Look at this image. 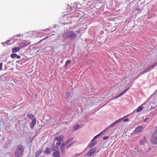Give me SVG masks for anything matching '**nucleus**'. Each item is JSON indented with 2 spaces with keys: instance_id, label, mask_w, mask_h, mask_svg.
<instances>
[{
  "instance_id": "obj_1",
  "label": "nucleus",
  "mask_w": 157,
  "mask_h": 157,
  "mask_svg": "<svg viewBox=\"0 0 157 157\" xmlns=\"http://www.w3.org/2000/svg\"><path fill=\"white\" fill-rule=\"evenodd\" d=\"M63 36L64 37L69 38L73 40L77 37V35L76 34L74 33L73 31H69L64 33Z\"/></svg>"
},
{
  "instance_id": "obj_2",
  "label": "nucleus",
  "mask_w": 157,
  "mask_h": 157,
  "mask_svg": "<svg viewBox=\"0 0 157 157\" xmlns=\"http://www.w3.org/2000/svg\"><path fill=\"white\" fill-rule=\"evenodd\" d=\"M24 149L22 145H18L16 148V150L14 153V155L16 157L20 156L23 153Z\"/></svg>"
},
{
  "instance_id": "obj_3",
  "label": "nucleus",
  "mask_w": 157,
  "mask_h": 157,
  "mask_svg": "<svg viewBox=\"0 0 157 157\" xmlns=\"http://www.w3.org/2000/svg\"><path fill=\"white\" fill-rule=\"evenodd\" d=\"M151 142L154 144H157V130L152 134L151 138Z\"/></svg>"
},
{
  "instance_id": "obj_4",
  "label": "nucleus",
  "mask_w": 157,
  "mask_h": 157,
  "mask_svg": "<svg viewBox=\"0 0 157 157\" xmlns=\"http://www.w3.org/2000/svg\"><path fill=\"white\" fill-rule=\"evenodd\" d=\"M157 66V62L153 63L152 65L147 67L142 72L141 74H143L147 73L152 69L154 67Z\"/></svg>"
},
{
  "instance_id": "obj_5",
  "label": "nucleus",
  "mask_w": 157,
  "mask_h": 157,
  "mask_svg": "<svg viewBox=\"0 0 157 157\" xmlns=\"http://www.w3.org/2000/svg\"><path fill=\"white\" fill-rule=\"evenodd\" d=\"M96 148V147H94L90 150L86 154L88 157H90L93 155L95 152Z\"/></svg>"
},
{
  "instance_id": "obj_6",
  "label": "nucleus",
  "mask_w": 157,
  "mask_h": 157,
  "mask_svg": "<svg viewBox=\"0 0 157 157\" xmlns=\"http://www.w3.org/2000/svg\"><path fill=\"white\" fill-rule=\"evenodd\" d=\"M143 130L144 128L143 126H139L136 128L133 132L136 133H142Z\"/></svg>"
},
{
  "instance_id": "obj_7",
  "label": "nucleus",
  "mask_w": 157,
  "mask_h": 157,
  "mask_svg": "<svg viewBox=\"0 0 157 157\" xmlns=\"http://www.w3.org/2000/svg\"><path fill=\"white\" fill-rule=\"evenodd\" d=\"M122 120V119L120 118V119H119L116 121L114 122L113 123L110 125H109V126L107 127L106 128V129L105 130H104V131L108 129H109L110 128H112V127L114 125H115V124H117L118 123H119V122L121 121Z\"/></svg>"
},
{
  "instance_id": "obj_8",
  "label": "nucleus",
  "mask_w": 157,
  "mask_h": 157,
  "mask_svg": "<svg viewBox=\"0 0 157 157\" xmlns=\"http://www.w3.org/2000/svg\"><path fill=\"white\" fill-rule=\"evenodd\" d=\"M63 139L64 136L63 135H60L59 137H57L55 138L56 140H57L59 142L62 141Z\"/></svg>"
},
{
  "instance_id": "obj_9",
  "label": "nucleus",
  "mask_w": 157,
  "mask_h": 157,
  "mask_svg": "<svg viewBox=\"0 0 157 157\" xmlns=\"http://www.w3.org/2000/svg\"><path fill=\"white\" fill-rule=\"evenodd\" d=\"M129 89V87H128L127 89H126L125 90H124V91H123L122 93H121V94H119L118 96H117L115 97L114 98V99H116V98H119V97L121 96L122 95H123Z\"/></svg>"
},
{
  "instance_id": "obj_10",
  "label": "nucleus",
  "mask_w": 157,
  "mask_h": 157,
  "mask_svg": "<svg viewBox=\"0 0 157 157\" xmlns=\"http://www.w3.org/2000/svg\"><path fill=\"white\" fill-rule=\"evenodd\" d=\"M96 144V142L95 141H94L93 139L91 141L90 143L88 145V147L90 148L94 146Z\"/></svg>"
},
{
  "instance_id": "obj_11",
  "label": "nucleus",
  "mask_w": 157,
  "mask_h": 157,
  "mask_svg": "<svg viewBox=\"0 0 157 157\" xmlns=\"http://www.w3.org/2000/svg\"><path fill=\"white\" fill-rule=\"evenodd\" d=\"M36 124V118H35L34 119H33L31 122V125L30 126V128L31 129H33V128L35 125Z\"/></svg>"
},
{
  "instance_id": "obj_12",
  "label": "nucleus",
  "mask_w": 157,
  "mask_h": 157,
  "mask_svg": "<svg viewBox=\"0 0 157 157\" xmlns=\"http://www.w3.org/2000/svg\"><path fill=\"white\" fill-rule=\"evenodd\" d=\"M20 49V48L19 47H14L12 49V52H18Z\"/></svg>"
},
{
  "instance_id": "obj_13",
  "label": "nucleus",
  "mask_w": 157,
  "mask_h": 157,
  "mask_svg": "<svg viewBox=\"0 0 157 157\" xmlns=\"http://www.w3.org/2000/svg\"><path fill=\"white\" fill-rule=\"evenodd\" d=\"M59 154V151H58L54 152L52 154V155L53 157H60Z\"/></svg>"
},
{
  "instance_id": "obj_14",
  "label": "nucleus",
  "mask_w": 157,
  "mask_h": 157,
  "mask_svg": "<svg viewBox=\"0 0 157 157\" xmlns=\"http://www.w3.org/2000/svg\"><path fill=\"white\" fill-rule=\"evenodd\" d=\"M147 140L145 137H144L140 141V144L144 145L146 142Z\"/></svg>"
},
{
  "instance_id": "obj_15",
  "label": "nucleus",
  "mask_w": 157,
  "mask_h": 157,
  "mask_svg": "<svg viewBox=\"0 0 157 157\" xmlns=\"http://www.w3.org/2000/svg\"><path fill=\"white\" fill-rule=\"evenodd\" d=\"M42 153V151L40 149L38 150L36 152L35 157H38L39 155Z\"/></svg>"
},
{
  "instance_id": "obj_16",
  "label": "nucleus",
  "mask_w": 157,
  "mask_h": 157,
  "mask_svg": "<svg viewBox=\"0 0 157 157\" xmlns=\"http://www.w3.org/2000/svg\"><path fill=\"white\" fill-rule=\"evenodd\" d=\"M27 116L28 118L31 119L32 120H33V119H34V118H35V117L32 114H28Z\"/></svg>"
},
{
  "instance_id": "obj_17",
  "label": "nucleus",
  "mask_w": 157,
  "mask_h": 157,
  "mask_svg": "<svg viewBox=\"0 0 157 157\" xmlns=\"http://www.w3.org/2000/svg\"><path fill=\"white\" fill-rule=\"evenodd\" d=\"M52 150L53 151H59V148L57 147H55V146H53L52 148Z\"/></svg>"
},
{
  "instance_id": "obj_18",
  "label": "nucleus",
  "mask_w": 157,
  "mask_h": 157,
  "mask_svg": "<svg viewBox=\"0 0 157 157\" xmlns=\"http://www.w3.org/2000/svg\"><path fill=\"white\" fill-rule=\"evenodd\" d=\"M71 60H67L65 63V67L66 68H67V66H68L69 65L71 64Z\"/></svg>"
},
{
  "instance_id": "obj_19",
  "label": "nucleus",
  "mask_w": 157,
  "mask_h": 157,
  "mask_svg": "<svg viewBox=\"0 0 157 157\" xmlns=\"http://www.w3.org/2000/svg\"><path fill=\"white\" fill-rule=\"evenodd\" d=\"M44 152L48 154L50 153L51 152L50 149L49 148L47 147L46 150L44 151Z\"/></svg>"
},
{
  "instance_id": "obj_20",
  "label": "nucleus",
  "mask_w": 157,
  "mask_h": 157,
  "mask_svg": "<svg viewBox=\"0 0 157 157\" xmlns=\"http://www.w3.org/2000/svg\"><path fill=\"white\" fill-rule=\"evenodd\" d=\"M143 109V107L142 106H140L138 107L136 109V112H139L142 110Z\"/></svg>"
},
{
  "instance_id": "obj_21",
  "label": "nucleus",
  "mask_w": 157,
  "mask_h": 157,
  "mask_svg": "<svg viewBox=\"0 0 157 157\" xmlns=\"http://www.w3.org/2000/svg\"><path fill=\"white\" fill-rule=\"evenodd\" d=\"M151 147L149 146L147 148L145 149L144 151H145V152H146V153L148 152H149V151H151Z\"/></svg>"
},
{
  "instance_id": "obj_22",
  "label": "nucleus",
  "mask_w": 157,
  "mask_h": 157,
  "mask_svg": "<svg viewBox=\"0 0 157 157\" xmlns=\"http://www.w3.org/2000/svg\"><path fill=\"white\" fill-rule=\"evenodd\" d=\"M17 56V55L16 54H11L10 56L12 58H15Z\"/></svg>"
},
{
  "instance_id": "obj_23",
  "label": "nucleus",
  "mask_w": 157,
  "mask_h": 157,
  "mask_svg": "<svg viewBox=\"0 0 157 157\" xmlns=\"http://www.w3.org/2000/svg\"><path fill=\"white\" fill-rule=\"evenodd\" d=\"M79 126L78 124H77L75 125L74 126V128H75V130H77L79 128Z\"/></svg>"
},
{
  "instance_id": "obj_24",
  "label": "nucleus",
  "mask_w": 157,
  "mask_h": 157,
  "mask_svg": "<svg viewBox=\"0 0 157 157\" xmlns=\"http://www.w3.org/2000/svg\"><path fill=\"white\" fill-rule=\"evenodd\" d=\"M64 147H65V146L61 145V146L60 147V150L61 151L64 150V149H65Z\"/></svg>"
},
{
  "instance_id": "obj_25",
  "label": "nucleus",
  "mask_w": 157,
  "mask_h": 157,
  "mask_svg": "<svg viewBox=\"0 0 157 157\" xmlns=\"http://www.w3.org/2000/svg\"><path fill=\"white\" fill-rule=\"evenodd\" d=\"M61 142L58 141L56 142V146L57 147H58L61 144Z\"/></svg>"
},
{
  "instance_id": "obj_26",
  "label": "nucleus",
  "mask_w": 157,
  "mask_h": 157,
  "mask_svg": "<svg viewBox=\"0 0 157 157\" xmlns=\"http://www.w3.org/2000/svg\"><path fill=\"white\" fill-rule=\"evenodd\" d=\"M61 155H64L65 154V151L64 150L61 151Z\"/></svg>"
},
{
  "instance_id": "obj_27",
  "label": "nucleus",
  "mask_w": 157,
  "mask_h": 157,
  "mask_svg": "<svg viewBox=\"0 0 157 157\" xmlns=\"http://www.w3.org/2000/svg\"><path fill=\"white\" fill-rule=\"evenodd\" d=\"M2 63H0V71L2 69Z\"/></svg>"
},
{
  "instance_id": "obj_28",
  "label": "nucleus",
  "mask_w": 157,
  "mask_h": 157,
  "mask_svg": "<svg viewBox=\"0 0 157 157\" xmlns=\"http://www.w3.org/2000/svg\"><path fill=\"white\" fill-rule=\"evenodd\" d=\"M67 142H66L63 143L62 145L64 146H66V145H67Z\"/></svg>"
},
{
  "instance_id": "obj_29",
  "label": "nucleus",
  "mask_w": 157,
  "mask_h": 157,
  "mask_svg": "<svg viewBox=\"0 0 157 157\" xmlns=\"http://www.w3.org/2000/svg\"><path fill=\"white\" fill-rule=\"evenodd\" d=\"M108 138V137L107 136H106L104 137L103 138V139L104 140H107Z\"/></svg>"
},
{
  "instance_id": "obj_30",
  "label": "nucleus",
  "mask_w": 157,
  "mask_h": 157,
  "mask_svg": "<svg viewBox=\"0 0 157 157\" xmlns=\"http://www.w3.org/2000/svg\"><path fill=\"white\" fill-rule=\"evenodd\" d=\"M48 36H47L46 37L44 38V39H42L41 40H40V41L39 42V43L40 42V41H42V40H45L47 38H48Z\"/></svg>"
},
{
  "instance_id": "obj_31",
  "label": "nucleus",
  "mask_w": 157,
  "mask_h": 157,
  "mask_svg": "<svg viewBox=\"0 0 157 157\" xmlns=\"http://www.w3.org/2000/svg\"><path fill=\"white\" fill-rule=\"evenodd\" d=\"M73 138H69V139H68L67 140L69 141V142H70L71 141L73 140Z\"/></svg>"
},
{
  "instance_id": "obj_32",
  "label": "nucleus",
  "mask_w": 157,
  "mask_h": 157,
  "mask_svg": "<svg viewBox=\"0 0 157 157\" xmlns=\"http://www.w3.org/2000/svg\"><path fill=\"white\" fill-rule=\"evenodd\" d=\"M128 121V118H125L124 120V122H126Z\"/></svg>"
},
{
  "instance_id": "obj_33",
  "label": "nucleus",
  "mask_w": 157,
  "mask_h": 157,
  "mask_svg": "<svg viewBox=\"0 0 157 157\" xmlns=\"http://www.w3.org/2000/svg\"><path fill=\"white\" fill-rule=\"evenodd\" d=\"M105 131H104V132ZM103 132H104V131L103 132H101L100 133H99V134H98L97 135V136H99L100 135H102V134H103Z\"/></svg>"
},
{
  "instance_id": "obj_34",
  "label": "nucleus",
  "mask_w": 157,
  "mask_h": 157,
  "mask_svg": "<svg viewBox=\"0 0 157 157\" xmlns=\"http://www.w3.org/2000/svg\"><path fill=\"white\" fill-rule=\"evenodd\" d=\"M76 33H78L79 34H80V33H81V32L80 30H77L76 31Z\"/></svg>"
},
{
  "instance_id": "obj_35",
  "label": "nucleus",
  "mask_w": 157,
  "mask_h": 157,
  "mask_svg": "<svg viewBox=\"0 0 157 157\" xmlns=\"http://www.w3.org/2000/svg\"><path fill=\"white\" fill-rule=\"evenodd\" d=\"M16 57H17V59H20V57H21L20 56H18V55H17V56Z\"/></svg>"
},
{
  "instance_id": "obj_36",
  "label": "nucleus",
  "mask_w": 157,
  "mask_h": 157,
  "mask_svg": "<svg viewBox=\"0 0 157 157\" xmlns=\"http://www.w3.org/2000/svg\"><path fill=\"white\" fill-rule=\"evenodd\" d=\"M136 10H137V11H139V12H140V11H141V10H140V9H139V8H137V9H136Z\"/></svg>"
},
{
  "instance_id": "obj_37",
  "label": "nucleus",
  "mask_w": 157,
  "mask_h": 157,
  "mask_svg": "<svg viewBox=\"0 0 157 157\" xmlns=\"http://www.w3.org/2000/svg\"><path fill=\"white\" fill-rule=\"evenodd\" d=\"M73 144V143H71L69 144V145H70V146H71Z\"/></svg>"
},
{
  "instance_id": "obj_38",
  "label": "nucleus",
  "mask_w": 157,
  "mask_h": 157,
  "mask_svg": "<svg viewBox=\"0 0 157 157\" xmlns=\"http://www.w3.org/2000/svg\"><path fill=\"white\" fill-rule=\"evenodd\" d=\"M98 136H97H97H95L94 137V138H93V139L94 140V139H96V137H97Z\"/></svg>"
},
{
  "instance_id": "obj_39",
  "label": "nucleus",
  "mask_w": 157,
  "mask_h": 157,
  "mask_svg": "<svg viewBox=\"0 0 157 157\" xmlns=\"http://www.w3.org/2000/svg\"><path fill=\"white\" fill-rule=\"evenodd\" d=\"M66 142H67V144H68L69 143V141H68V140H67L66 141Z\"/></svg>"
},
{
  "instance_id": "obj_40",
  "label": "nucleus",
  "mask_w": 157,
  "mask_h": 157,
  "mask_svg": "<svg viewBox=\"0 0 157 157\" xmlns=\"http://www.w3.org/2000/svg\"><path fill=\"white\" fill-rule=\"evenodd\" d=\"M147 118H146L144 119V122H146V121H147Z\"/></svg>"
},
{
  "instance_id": "obj_41",
  "label": "nucleus",
  "mask_w": 157,
  "mask_h": 157,
  "mask_svg": "<svg viewBox=\"0 0 157 157\" xmlns=\"http://www.w3.org/2000/svg\"><path fill=\"white\" fill-rule=\"evenodd\" d=\"M70 147V145H68V146H67L66 147V148H68V147Z\"/></svg>"
},
{
  "instance_id": "obj_42",
  "label": "nucleus",
  "mask_w": 157,
  "mask_h": 157,
  "mask_svg": "<svg viewBox=\"0 0 157 157\" xmlns=\"http://www.w3.org/2000/svg\"><path fill=\"white\" fill-rule=\"evenodd\" d=\"M50 46H48V47H50Z\"/></svg>"
},
{
  "instance_id": "obj_43",
  "label": "nucleus",
  "mask_w": 157,
  "mask_h": 157,
  "mask_svg": "<svg viewBox=\"0 0 157 157\" xmlns=\"http://www.w3.org/2000/svg\"><path fill=\"white\" fill-rule=\"evenodd\" d=\"M156 106H157V105H156Z\"/></svg>"
}]
</instances>
